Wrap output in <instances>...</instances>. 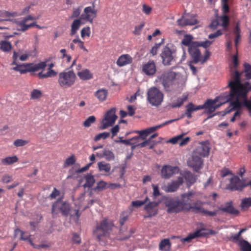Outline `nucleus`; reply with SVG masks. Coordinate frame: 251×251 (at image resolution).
Returning <instances> with one entry per match:
<instances>
[{
    "label": "nucleus",
    "instance_id": "nucleus-63",
    "mask_svg": "<svg viewBox=\"0 0 251 251\" xmlns=\"http://www.w3.org/2000/svg\"><path fill=\"white\" fill-rule=\"evenodd\" d=\"M72 240L74 244H80L81 243L80 237L79 235L75 233L73 234Z\"/></svg>",
    "mask_w": 251,
    "mask_h": 251
},
{
    "label": "nucleus",
    "instance_id": "nucleus-34",
    "mask_svg": "<svg viewBox=\"0 0 251 251\" xmlns=\"http://www.w3.org/2000/svg\"><path fill=\"white\" fill-rule=\"evenodd\" d=\"M85 183L83 185L84 188L92 187L95 182V179L94 176L92 174H88L84 176Z\"/></svg>",
    "mask_w": 251,
    "mask_h": 251
},
{
    "label": "nucleus",
    "instance_id": "nucleus-17",
    "mask_svg": "<svg viewBox=\"0 0 251 251\" xmlns=\"http://www.w3.org/2000/svg\"><path fill=\"white\" fill-rule=\"evenodd\" d=\"M178 170L179 169L177 167H173L168 165H164L161 170V177L165 179L169 178Z\"/></svg>",
    "mask_w": 251,
    "mask_h": 251
},
{
    "label": "nucleus",
    "instance_id": "nucleus-28",
    "mask_svg": "<svg viewBox=\"0 0 251 251\" xmlns=\"http://www.w3.org/2000/svg\"><path fill=\"white\" fill-rule=\"evenodd\" d=\"M161 126L159 125L151 127L148 128H146L144 130L141 131H137V132L139 134V137H142V139H145L146 136H147L149 134L156 131L158 128H160Z\"/></svg>",
    "mask_w": 251,
    "mask_h": 251
},
{
    "label": "nucleus",
    "instance_id": "nucleus-4",
    "mask_svg": "<svg viewBox=\"0 0 251 251\" xmlns=\"http://www.w3.org/2000/svg\"><path fill=\"white\" fill-rule=\"evenodd\" d=\"M221 99V97H216L214 100L208 99L202 105L195 106L192 102H189L187 105V109L185 114L188 119H191L192 117V113L202 109L208 110V113H212L214 111L221 106L225 102L220 101L218 102V99Z\"/></svg>",
    "mask_w": 251,
    "mask_h": 251
},
{
    "label": "nucleus",
    "instance_id": "nucleus-45",
    "mask_svg": "<svg viewBox=\"0 0 251 251\" xmlns=\"http://www.w3.org/2000/svg\"><path fill=\"white\" fill-rule=\"evenodd\" d=\"M108 184L102 180L100 181L97 184L96 186L94 188V190L96 192H100L108 188Z\"/></svg>",
    "mask_w": 251,
    "mask_h": 251
},
{
    "label": "nucleus",
    "instance_id": "nucleus-40",
    "mask_svg": "<svg viewBox=\"0 0 251 251\" xmlns=\"http://www.w3.org/2000/svg\"><path fill=\"white\" fill-rule=\"evenodd\" d=\"M203 202L201 201H192L191 205V209L195 210L196 212L202 213L204 208L202 207Z\"/></svg>",
    "mask_w": 251,
    "mask_h": 251
},
{
    "label": "nucleus",
    "instance_id": "nucleus-25",
    "mask_svg": "<svg viewBox=\"0 0 251 251\" xmlns=\"http://www.w3.org/2000/svg\"><path fill=\"white\" fill-rule=\"evenodd\" d=\"M244 70L241 73L240 75V80L242 79H244L242 78L243 76H245L246 79H250L251 78V65H250L248 63H245L244 64ZM249 88L250 90L251 89V85L249 83Z\"/></svg>",
    "mask_w": 251,
    "mask_h": 251
},
{
    "label": "nucleus",
    "instance_id": "nucleus-48",
    "mask_svg": "<svg viewBox=\"0 0 251 251\" xmlns=\"http://www.w3.org/2000/svg\"><path fill=\"white\" fill-rule=\"evenodd\" d=\"M233 66L231 67V77L232 75L234 74L235 72H238L239 73H241L243 71L240 72L236 70V69L238 65V59L236 55H234L232 58Z\"/></svg>",
    "mask_w": 251,
    "mask_h": 251
},
{
    "label": "nucleus",
    "instance_id": "nucleus-50",
    "mask_svg": "<svg viewBox=\"0 0 251 251\" xmlns=\"http://www.w3.org/2000/svg\"><path fill=\"white\" fill-rule=\"evenodd\" d=\"M42 92L41 91L38 89H33L30 94V99L32 100L37 99L41 98L42 96Z\"/></svg>",
    "mask_w": 251,
    "mask_h": 251
},
{
    "label": "nucleus",
    "instance_id": "nucleus-32",
    "mask_svg": "<svg viewBox=\"0 0 251 251\" xmlns=\"http://www.w3.org/2000/svg\"><path fill=\"white\" fill-rule=\"evenodd\" d=\"M18 160V157L16 155H14L1 158L0 161L2 165H10L17 162Z\"/></svg>",
    "mask_w": 251,
    "mask_h": 251
},
{
    "label": "nucleus",
    "instance_id": "nucleus-29",
    "mask_svg": "<svg viewBox=\"0 0 251 251\" xmlns=\"http://www.w3.org/2000/svg\"><path fill=\"white\" fill-rule=\"evenodd\" d=\"M81 19L80 18L75 19L73 21L71 25L70 35H74L79 29L82 25Z\"/></svg>",
    "mask_w": 251,
    "mask_h": 251
},
{
    "label": "nucleus",
    "instance_id": "nucleus-22",
    "mask_svg": "<svg viewBox=\"0 0 251 251\" xmlns=\"http://www.w3.org/2000/svg\"><path fill=\"white\" fill-rule=\"evenodd\" d=\"M205 229L201 228L196 230V231L190 233L187 237L183 238L181 240L183 242H190L192 239H195L198 237H204L207 233L204 231Z\"/></svg>",
    "mask_w": 251,
    "mask_h": 251
},
{
    "label": "nucleus",
    "instance_id": "nucleus-35",
    "mask_svg": "<svg viewBox=\"0 0 251 251\" xmlns=\"http://www.w3.org/2000/svg\"><path fill=\"white\" fill-rule=\"evenodd\" d=\"M57 74V72L53 69H48L47 73H43L42 72H41L37 74V76L40 79H44L55 76Z\"/></svg>",
    "mask_w": 251,
    "mask_h": 251
},
{
    "label": "nucleus",
    "instance_id": "nucleus-9",
    "mask_svg": "<svg viewBox=\"0 0 251 251\" xmlns=\"http://www.w3.org/2000/svg\"><path fill=\"white\" fill-rule=\"evenodd\" d=\"M164 95L155 87L150 88L147 92V100L153 106L160 105L163 100Z\"/></svg>",
    "mask_w": 251,
    "mask_h": 251
},
{
    "label": "nucleus",
    "instance_id": "nucleus-33",
    "mask_svg": "<svg viewBox=\"0 0 251 251\" xmlns=\"http://www.w3.org/2000/svg\"><path fill=\"white\" fill-rule=\"evenodd\" d=\"M184 177L186 181L188 186H190L196 181V177L195 175L190 172H185L184 174Z\"/></svg>",
    "mask_w": 251,
    "mask_h": 251
},
{
    "label": "nucleus",
    "instance_id": "nucleus-44",
    "mask_svg": "<svg viewBox=\"0 0 251 251\" xmlns=\"http://www.w3.org/2000/svg\"><path fill=\"white\" fill-rule=\"evenodd\" d=\"M193 37L190 34H186L184 36L183 40L181 41V44L185 46L188 47V48L191 47L194 42H192Z\"/></svg>",
    "mask_w": 251,
    "mask_h": 251
},
{
    "label": "nucleus",
    "instance_id": "nucleus-6",
    "mask_svg": "<svg viewBox=\"0 0 251 251\" xmlns=\"http://www.w3.org/2000/svg\"><path fill=\"white\" fill-rule=\"evenodd\" d=\"M197 43H193V44L188 48L189 53L192 59L191 62L194 64H197L200 62L201 64H203L207 61L210 56L209 51L206 50L204 53V56H201V52L199 47L196 45Z\"/></svg>",
    "mask_w": 251,
    "mask_h": 251
},
{
    "label": "nucleus",
    "instance_id": "nucleus-18",
    "mask_svg": "<svg viewBox=\"0 0 251 251\" xmlns=\"http://www.w3.org/2000/svg\"><path fill=\"white\" fill-rule=\"evenodd\" d=\"M184 182L183 177L179 176L176 180L173 181L171 183H168L167 186L165 187L164 190L168 193L175 192L177 191L178 188Z\"/></svg>",
    "mask_w": 251,
    "mask_h": 251
},
{
    "label": "nucleus",
    "instance_id": "nucleus-51",
    "mask_svg": "<svg viewBox=\"0 0 251 251\" xmlns=\"http://www.w3.org/2000/svg\"><path fill=\"white\" fill-rule=\"evenodd\" d=\"M149 200L148 197H146L144 201L137 200L131 202V206L139 207L147 203Z\"/></svg>",
    "mask_w": 251,
    "mask_h": 251
},
{
    "label": "nucleus",
    "instance_id": "nucleus-49",
    "mask_svg": "<svg viewBox=\"0 0 251 251\" xmlns=\"http://www.w3.org/2000/svg\"><path fill=\"white\" fill-rule=\"evenodd\" d=\"M243 106L246 108L249 116L251 117V100L248 99L247 95H246V97L245 98L244 100H243Z\"/></svg>",
    "mask_w": 251,
    "mask_h": 251
},
{
    "label": "nucleus",
    "instance_id": "nucleus-8",
    "mask_svg": "<svg viewBox=\"0 0 251 251\" xmlns=\"http://www.w3.org/2000/svg\"><path fill=\"white\" fill-rule=\"evenodd\" d=\"M47 66L46 61L40 62L37 64L26 63L21 65H16L15 67L12 68V70L19 72L22 74H25L27 72H34L39 70H44Z\"/></svg>",
    "mask_w": 251,
    "mask_h": 251
},
{
    "label": "nucleus",
    "instance_id": "nucleus-39",
    "mask_svg": "<svg viewBox=\"0 0 251 251\" xmlns=\"http://www.w3.org/2000/svg\"><path fill=\"white\" fill-rule=\"evenodd\" d=\"M240 33H241V29L240 28V25H239V23L238 22L236 23V26L233 30V34L235 36V38L234 40L235 45L236 47H237L238 44L240 39V37H241Z\"/></svg>",
    "mask_w": 251,
    "mask_h": 251
},
{
    "label": "nucleus",
    "instance_id": "nucleus-23",
    "mask_svg": "<svg viewBox=\"0 0 251 251\" xmlns=\"http://www.w3.org/2000/svg\"><path fill=\"white\" fill-rule=\"evenodd\" d=\"M185 134L182 133L174 137L170 140V142L173 144L178 143L180 146H183L187 145L190 141V138L186 137L184 138Z\"/></svg>",
    "mask_w": 251,
    "mask_h": 251
},
{
    "label": "nucleus",
    "instance_id": "nucleus-31",
    "mask_svg": "<svg viewBox=\"0 0 251 251\" xmlns=\"http://www.w3.org/2000/svg\"><path fill=\"white\" fill-rule=\"evenodd\" d=\"M187 99L188 95L183 94L181 97L178 98L176 101H174L171 103L170 105L172 108L179 107L183 105Z\"/></svg>",
    "mask_w": 251,
    "mask_h": 251
},
{
    "label": "nucleus",
    "instance_id": "nucleus-64",
    "mask_svg": "<svg viewBox=\"0 0 251 251\" xmlns=\"http://www.w3.org/2000/svg\"><path fill=\"white\" fill-rule=\"evenodd\" d=\"M223 34V32L221 29H219L217 30L215 32L210 34L208 35V38L213 39L215 38H217Z\"/></svg>",
    "mask_w": 251,
    "mask_h": 251
},
{
    "label": "nucleus",
    "instance_id": "nucleus-1",
    "mask_svg": "<svg viewBox=\"0 0 251 251\" xmlns=\"http://www.w3.org/2000/svg\"><path fill=\"white\" fill-rule=\"evenodd\" d=\"M240 75L238 72H235L232 75L231 80L228 82V86L230 88V92L226 96L224 102L225 103L234 99L235 100L230 102L229 107L225 110L224 115L233 110L240 109L243 106V101L241 102L240 100H244L246 95L250 91L249 82L242 83L240 80Z\"/></svg>",
    "mask_w": 251,
    "mask_h": 251
},
{
    "label": "nucleus",
    "instance_id": "nucleus-47",
    "mask_svg": "<svg viewBox=\"0 0 251 251\" xmlns=\"http://www.w3.org/2000/svg\"><path fill=\"white\" fill-rule=\"evenodd\" d=\"M240 206L243 210H247L251 206V197L243 199L241 201Z\"/></svg>",
    "mask_w": 251,
    "mask_h": 251
},
{
    "label": "nucleus",
    "instance_id": "nucleus-43",
    "mask_svg": "<svg viewBox=\"0 0 251 251\" xmlns=\"http://www.w3.org/2000/svg\"><path fill=\"white\" fill-rule=\"evenodd\" d=\"M0 49L3 52H9L12 49V45L9 41L6 40H2Z\"/></svg>",
    "mask_w": 251,
    "mask_h": 251
},
{
    "label": "nucleus",
    "instance_id": "nucleus-38",
    "mask_svg": "<svg viewBox=\"0 0 251 251\" xmlns=\"http://www.w3.org/2000/svg\"><path fill=\"white\" fill-rule=\"evenodd\" d=\"M171 244L169 239L162 240L159 244V250L162 251H169L171 249Z\"/></svg>",
    "mask_w": 251,
    "mask_h": 251
},
{
    "label": "nucleus",
    "instance_id": "nucleus-62",
    "mask_svg": "<svg viewBox=\"0 0 251 251\" xmlns=\"http://www.w3.org/2000/svg\"><path fill=\"white\" fill-rule=\"evenodd\" d=\"M12 180V176L8 174H5L1 178V181L3 183H8Z\"/></svg>",
    "mask_w": 251,
    "mask_h": 251
},
{
    "label": "nucleus",
    "instance_id": "nucleus-54",
    "mask_svg": "<svg viewBox=\"0 0 251 251\" xmlns=\"http://www.w3.org/2000/svg\"><path fill=\"white\" fill-rule=\"evenodd\" d=\"M75 158L74 155L67 158L64 162V166L66 167L69 166L73 165L75 162Z\"/></svg>",
    "mask_w": 251,
    "mask_h": 251
},
{
    "label": "nucleus",
    "instance_id": "nucleus-41",
    "mask_svg": "<svg viewBox=\"0 0 251 251\" xmlns=\"http://www.w3.org/2000/svg\"><path fill=\"white\" fill-rule=\"evenodd\" d=\"M241 251H251V245L244 239L239 240L238 243Z\"/></svg>",
    "mask_w": 251,
    "mask_h": 251
},
{
    "label": "nucleus",
    "instance_id": "nucleus-24",
    "mask_svg": "<svg viewBox=\"0 0 251 251\" xmlns=\"http://www.w3.org/2000/svg\"><path fill=\"white\" fill-rule=\"evenodd\" d=\"M132 62V58L131 56L128 54H125L121 55L118 58L116 63L118 66L122 67L131 64Z\"/></svg>",
    "mask_w": 251,
    "mask_h": 251
},
{
    "label": "nucleus",
    "instance_id": "nucleus-61",
    "mask_svg": "<svg viewBox=\"0 0 251 251\" xmlns=\"http://www.w3.org/2000/svg\"><path fill=\"white\" fill-rule=\"evenodd\" d=\"M81 8L78 7L77 8H74L72 14L71 15V18H75L78 17L81 13Z\"/></svg>",
    "mask_w": 251,
    "mask_h": 251
},
{
    "label": "nucleus",
    "instance_id": "nucleus-14",
    "mask_svg": "<svg viewBox=\"0 0 251 251\" xmlns=\"http://www.w3.org/2000/svg\"><path fill=\"white\" fill-rule=\"evenodd\" d=\"M247 186L246 183L242 181L238 176H235L230 178L228 188L231 191H242Z\"/></svg>",
    "mask_w": 251,
    "mask_h": 251
},
{
    "label": "nucleus",
    "instance_id": "nucleus-13",
    "mask_svg": "<svg viewBox=\"0 0 251 251\" xmlns=\"http://www.w3.org/2000/svg\"><path fill=\"white\" fill-rule=\"evenodd\" d=\"M97 15V10L95 9V5L93 3L92 6H87L84 9L83 13L81 14L80 18L81 20L92 24Z\"/></svg>",
    "mask_w": 251,
    "mask_h": 251
},
{
    "label": "nucleus",
    "instance_id": "nucleus-42",
    "mask_svg": "<svg viewBox=\"0 0 251 251\" xmlns=\"http://www.w3.org/2000/svg\"><path fill=\"white\" fill-rule=\"evenodd\" d=\"M220 21H221V25L223 26V29L225 31L228 30V26L229 25V17L225 14L219 17Z\"/></svg>",
    "mask_w": 251,
    "mask_h": 251
},
{
    "label": "nucleus",
    "instance_id": "nucleus-10",
    "mask_svg": "<svg viewBox=\"0 0 251 251\" xmlns=\"http://www.w3.org/2000/svg\"><path fill=\"white\" fill-rule=\"evenodd\" d=\"M116 110V108H112L107 111L102 121L101 129H106L108 126H112L115 123L118 117L115 114Z\"/></svg>",
    "mask_w": 251,
    "mask_h": 251
},
{
    "label": "nucleus",
    "instance_id": "nucleus-7",
    "mask_svg": "<svg viewBox=\"0 0 251 251\" xmlns=\"http://www.w3.org/2000/svg\"><path fill=\"white\" fill-rule=\"evenodd\" d=\"M76 78L73 71H63L58 74V83L61 88H70L74 85Z\"/></svg>",
    "mask_w": 251,
    "mask_h": 251
},
{
    "label": "nucleus",
    "instance_id": "nucleus-2",
    "mask_svg": "<svg viewBox=\"0 0 251 251\" xmlns=\"http://www.w3.org/2000/svg\"><path fill=\"white\" fill-rule=\"evenodd\" d=\"M194 193L189 192L182 194L180 199L167 198L164 200V203L167 207L168 213H178L182 211H188L191 210V205L194 201Z\"/></svg>",
    "mask_w": 251,
    "mask_h": 251
},
{
    "label": "nucleus",
    "instance_id": "nucleus-15",
    "mask_svg": "<svg viewBox=\"0 0 251 251\" xmlns=\"http://www.w3.org/2000/svg\"><path fill=\"white\" fill-rule=\"evenodd\" d=\"M160 201H149L144 207V210L147 215L144 216L145 218H151L156 215L158 212V206Z\"/></svg>",
    "mask_w": 251,
    "mask_h": 251
},
{
    "label": "nucleus",
    "instance_id": "nucleus-55",
    "mask_svg": "<svg viewBox=\"0 0 251 251\" xmlns=\"http://www.w3.org/2000/svg\"><path fill=\"white\" fill-rule=\"evenodd\" d=\"M110 136L109 132H104L102 133H99V134L97 135L95 138L94 140L95 141H98L101 139H105L107 138H108Z\"/></svg>",
    "mask_w": 251,
    "mask_h": 251
},
{
    "label": "nucleus",
    "instance_id": "nucleus-58",
    "mask_svg": "<svg viewBox=\"0 0 251 251\" xmlns=\"http://www.w3.org/2000/svg\"><path fill=\"white\" fill-rule=\"evenodd\" d=\"M128 218V215L127 212H124L120 215L119 223L121 226H123Z\"/></svg>",
    "mask_w": 251,
    "mask_h": 251
},
{
    "label": "nucleus",
    "instance_id": "nucleus-5",
    "mask_svg": "<svg viewBox=\"0 0 251 251\" xmlns=\"http://www.w3.org/2000/svg\"><path fill=\"white\" fill-rule=\"evenodd\" d=\"M177 74L173 71H166L164 72L158 79L161 81L164 90L167 92H175L180 91L179 83Z\"/></svg>",
    "mask_w": 251,
    "mask_h": 251
},
{
    "label": "nucleus",
    "instance_id": "nucleus-46",
    "mask_svg": "<svg viewBox=\"0 0 251 251\" xmlns=\"http://www.w3.org/2000/svg\"><path fill=\"white\" fill-rule=\"evenodd\" d=\"M19 15H20L16 12H9L6 11H0V17L2 19L10 18V17H14Z\"/></svg>",
    "mask_w": 251,
    "mask_h": 251
},
{
    "label": "nucleus",
    "instance_id": "nucleus-3",
    "mask_svg": "<svg viewBox=\"0 0 251 251\" xmlns=\"http://www.w3.org/2000/svg\"><path fill=\"white\" fill-rule=\"evenodd\" d=\"M59 212H61L65 216H67L70 214L71 218L74 219L76 223L78 222L80 216L79 208L71 210L70 204L61 200H57L52 205L51 214L52 217H55Z\"/></svg>",
    "mask_w": 251,
    "mask_h": 251
},
{
    "label": "nucleus",
    "instance_id": "nucleus-12",
    "mask_svg": "<svg viewBox=\"0 0 251 251\" xmlns=\"http://www.w3.org/2000/svg\"><path fill=\"white\" fill-rule=\"evenodd\" d=\"M175 50H171L168 46H166L160 54L162 63L165 66L171 65L172 62L175 60Z\"/></svg>",
    "mask_w": 251,
    "mask_h": 251
},
{
    "label": "nucleus",
    "instance_id": "nucleus-27",
    "mask_svg": "<svg viewBox=\"0 0 251 251\" xmlns=\"http://www.w3.org/2000/svg\"><path fill=\"white\" fill-rule=\"evenodd\" d=\"M220 209L223 212L233 215H237L239 212L238 210L234 208L231 201L226 202L225 207L221 208Z\"/></svg>",
    "mask_w": 251,
    "mask_h": 251
},
{
    "label": "nucleus",
    "instance_id": "nucleus-57",
    "mask_svg": "<svg viewBox=\"0 0 251 251\" xmlns=\"http://www.w3.org/2000/svg\"><path fill=\"white\" fill-rule=\"evenodd\" d=\"M73 42L75 44H77L78 46L79 47V48L83 50L84 51L86 52L88 51V50L85 48V47L84 46V42L81 41L78 36L76 38L74 39L73 40Z\"/></svg>",
    "mask_w": 251,
    "mask_h": 251
},
{
    "label": "nucleus",
    "instance_id": "nucleus-11",
    "mask_svg": "<svg viewBox=\"0 0 251 251\" xmlns=\"http://www.w3.org/2000/svg\"><path fill=\"white\" fill-rule=\"evenodd\" d=\"M111 229V226L107 222V220H103L99 225H98L94 232L99 240L101 237L106 236L109 230Z\"/></svg>",
    "mask_w": 251,
    "mask_h": 251
},
{
    "label": "nucleus",
    "instance_id": "nucleus-30",
    "mask_svg": "<svg viewBox=\"0 0 251 251\" xmlns=\"http://www.w3.org/2000/svg\"><path fill=\"white\" fill-rule=\"evenodd\" d=\"M97 155L100 157H104L105 159L108 161L114 160L115 159V155L111 151L107 149H104L102 153L100 154L97 153Z\"/></svg>",
    "mask_w": 251,
    "mask_h": 251
},
{
    "label": "nucleus",
    "instance_id": "nucleus-36",
    "mask_svg": "<svg viewBox=\"0 0 251 251\" xmlns=\"http://www.w3.org/2000/svg\"><path fill=\"white\" fill-rule=\"evenodd\" d=\"M98 167L100 172L105 173H109L111 170L110 164L103 161L99 162Z\"/></svg>",
    "mask_w": 251,
    "mask_h": 251
},
{
    "label": "nucleus",
    "instance_id": "nucleus-37",
    "mask_svg": "<svg viewBox=\"0 0 251 251\" xmlns=\"http://www.w3.org/2000/svg\"><path fill=\"white\" fill-rule=\"evenodd\" d=\"M108 96V92L104 89L98 90L95 93V96L100 101H104Z\"/></svg>",
    "mask_w": 251,
    "mask_h": 251
},
{
    "label": "nucleus",
    "instance_id": "nucleus-60",
    "mask_svg": "<svg viewBox=\"0 0 251 251\" xmlns=\"http://www.w3.org/2000/svg\"><path fill=\"white\" fill-rule=\"evenodd\" d=\"M145 26V23H143L141 24L140 25L136 26L134 28V30L133 31V33L135 35H139L141 34V31L143 28Z\"/></svg>",
    "mask_w": 251,
    "mask_h": 251
},
{
    "label": "nucleus",
    "instance_id": "nucleus-19",
    "mask_svg": "<svg viewBox=\"0 0 251 251\" xmlns=\"http://www.w3.org/2000/svg\"><path fill=\"white\" fill-rule=\"evenodd\" d=\"M178 25L183 27L186 25H193L198 23V21L195 18L194 16H191L190 18H185L184 15L178 19L176 21Z\"/></svg>",
    "mask_w": 251,
    "mask_h": 251
},
{
    "label": "nucleus",
    "instance_id": "nucleus-21",
    "mask_svg": "<svg viewBox=\"0 0 251 251\" xmlns=\"http://www.w3.org/2000/svg\"><path fill=\"white\" fill-rule=\"evenodd\" d=\"M210 148L208 144L201 143L194 151V153L201 157L207 156L209 154Z\"/></svg>",
    "mask_w": 251,
    "mask_h": 251
},
{
    "label": "nucleus",
    "instance_id": "nucleus-52",
    "mask_svg": "<svg viewBox=\"0 0 251 251\" xmlns=\"http://www.w3.org/2000/svg\"><path fill=\"white\" fill-rule=\"evenodd\" d=\"M81 37L84 39L85 36L90 37L91 34V29L89 26L83 27L80 31Z\"/></svg>",
    "mask_w": 251,
    "mask_h": 251
},
{
    "label": "nucleus",
    "instance_id": "nucleus-59",
    "mask_svg": "<svg viewBox=\"0 0 251 251\" xmlns=\"http://www.w3.org/2000/svg\"><path fill=\"white\" fill-rule=\"evenodd\" d=\"M28 143V141L27 140H24L22 139H17L14 142V145L17 147H22L27 144Z\"/></svg>",
    "mask_w": 251,
    "mask_h": 251
},
{
    "label": "nucleus",
    "instance_id": "nucleus-20",
    "mask_svg": "<svg viewBox=\"0 0 251 251\" xmlns=\"http://www.w3.org/2000/svg\"><path fill=\"white\" fill-rule=\"evenodd\" d=\"M142 71L147 75H152L156 72V67L153 61H149L144 64L142 67Z\"/></svg>",
    "mask_w": 251,
    "mask_h": 251
},
{
    "label": "nucleus",
    "instance_id": "nucleus-53",
    "mask_svg": "<svg viewBox=\"0 0 251 251\" xmlns=\"http://www.w3.org/2000/svg\"><path fill=\"white\" fill-rule=\"evenodd\" d=\"M96 121V118L94 116H89L84 122L83 125L84 127H89L92 123Z\"/></svg>",
    "mask_w": 251,
    "mask_h": 251
},
{
    "label": "nucleus",
    "instance_id": "nucleus-26",
    "mask_svg": "<svg viewBox=\"0 0 251 251\" xmlns=\"http://www.w3.org/2000/svg\"><path fill=\"white\" fill-rule=\"evenodd\" d=\"M77 75L80 79L83 80H90L93 78V74L87 69L78 71Z\"/></svg>",
    "mask_w": 251,
    "mask_h": 251
},
{
    "label": "nucleus",
    "instance_id": "nucleus-16",
    "mask_svg": "<svg viewBox=\"0 0 251 251\" xmlns=\"http://www.w3.org/2000/svg\"><path fill=\"white\" fill-rule=\"evenodd\" d=\"M188 164L195 171L198 172L202 167L203 160L201 157L194 153L192 158L188 160Z\"/></svg>",
    "mask_w": 251,
    "mask_h": 251
},
{
    "label": "nucleus",
    "instance_id": "nucleus-56",
    "mask_svg": "<svg viewBox=\"0 0 251 251\" xmlns=\"http://www.w3.org/2000/svg\"><path fill=\"white\" fill-rule=\"evenodd\" d=\"M195 43H197L196 45L199 47H202L204 48H206L208 47H209L212 43H213V41H210L208 40H206L203 42H198V41H195L194 42Z\"/></svg>",
    "mask_w": 251,
    "mask_h": 251
}]
</instances>
